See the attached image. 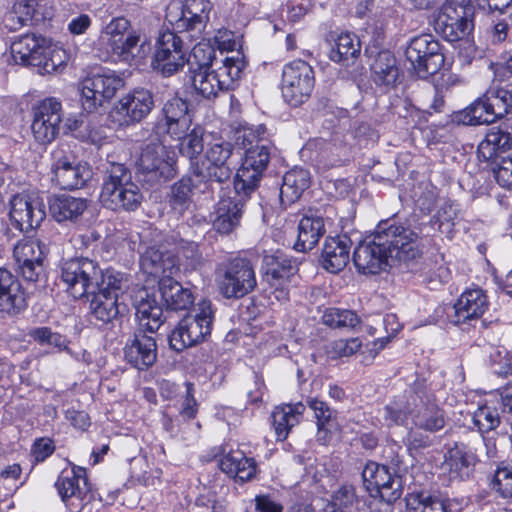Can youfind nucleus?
Here are the masks:
<instances>
[{
  "label": "nucleus",
  "instance_id": "obj_62",
  "mask_svg": "<svg viewBox=\"0 0 512 512\" xmlns=\"http://www.w3.org/2000/svg\"><path fill=\"white\" fill-rule=\"evenodd\" d=\"M458 216L457 205L450 201H445L441 204L434 215V224H438V229L441 232H449L454 221Z\"/></svg>",
  "mask_w": 512,
  "mask_h": 512
},
{
  "label": "nucleus",
  "instance_id": "obj_33",
  "mask_svg": "<svg viewBox=\"0 0 512 512\" xmlns=\"http://www.w3.org/2000/svg\"><path fill=\"white\" fill-rule=\"evenodd\" d=\"M136 316L143 332H156L163 324L162 306L158 304L154 295L146 290L139 291L134 298Z\"/></svg>",
  "mask_w": 512,
  "mask_h": 512
},
{
  "label": "nucleus",
  "instance_id": "obj_23",
  "mask_svg": "<svg viewBox=\"0 0 512 512\" xmlns=\"http://www.w3.org/2000/svg\"><path fill=\"white\" fill-rule=\"evenodd\" d=\"M45 217V206L39 197L21 193L10 201V219L21 232L37 228Z\"/></svg>",
  "mask_w": 512,
  "mask_h": 512
},
{
  "label": "nucleus",
  "instance_id": "obj_57",
  "mask_svg": "<svg viewBox=\"0 0 512 512\" xmlns=\"http://www.w3.org/2000/svg\"><path fill=\"white\" fill-rule=\"evenodd\" d=\"M502 137V130H491L487 133L485 139L480 142L478 146V154L480 157L487 161H493L500 155V142Z\"/></svg>",
  "mask_w": 512,
  "mask_h": 512
},
{
  "label": "nucleus",
  "instance_id": "obj_31",
  "mask_svg": "<svg viewBox=\"0 0 512 512\" xmlns=\"http://www.w3.org/2000/svg\"><path fill=\"white\" fill-rule=\"evenodd\" d=\"M351 246L347 235L326 238L321 254L323 268L331 273L342 271L349 262Z\"/></svg>",
  "mask_w": 512,
  "mask_h": 512
},
{
  "label": "nucleus",
  "instance_id": "obj_12",
  "mask_svg": "<svg viewBox=\"0 0 512 512\" xmlns=\"http://www.w3.org/2000/svg\"><path fill=\"white\" fill-rule=\"evenodd\" d=\"M473 7L466 0H446L434 21V29L449 42L464 39L473 29Z\"/></svg>",
  "mask_w": 512,
  "mask_h": 512
},
{
  "label": "nucleus",
  "instance_id": "obj_50",
  "mask_svg": "<svg viewBox=\"0 0 512 512\" xmlns=\"http://www.w3.org/2000/svg\"><path fill=\"white\" fill-rule=\"evenodd\" d=\"M30 336L40 344H48L58 348L59 350H65L73 358L80 361L88 362L86 351L74 352L67 346V340L64 336L59 333L52 332L48 327H39L31 331Z\"/></svg>",
  "mask_w": 512,
  "mask_h": 512
},
{
  "label": "nucleus",
  "instance_id": "obj_5",
  "mask_svg": "<svg viewBox=\"0 0 512 512\" xmlns=\"http://www.w3.org/2000/svg\"><path fill=\"white\" fill-rule=\"evenodd\" d=\"M244 61L240 57H226L215 62L211 69L191 74L192 85L205 99L218 96L219 92L232 89L241 77Z\"/></svg>",
  "mask_w": 512,
  "mask_h": 512
},
{
  "label": "nucleus",
  "instance_id": "obj_28",
  "mask_svg": "<svg viewBox=\"0 0 512 512\" xmlns=\"http://www.w3.org/2000/svg\"><path fill=\"white\" fill-rule=\"evenodd\" d=\"M195 172L189 165V174L183 176L171 187L170 205L180 214L189 208L194 194H212L214 191V187Z\"/></svg>",
  "mask_w": 512,
  "mask_h": 512
},
{
  "label": "nucleus",
  "instance_id": "obj_51",
  "mask_svg": "<svg viewBox=\"0 0 512 512\" xmlns=\"http://www.w3.org/2000/svg\"><path fill=\"white\" fill-rule=\"evenodd\" d=\"M263 267L267 276L274 280H288L295 272V266L291 259L281 252L265 255Z\"/></svg>",
  "mask_w": 512,
  "mask_h": 512
},
{
  "label": "nucleus",
  "instance_id": "obj_27",
  "mask_svg": "<svg viewBox=\"0 0 512 512\" xmlns=\"http://www.w3.org/2000/svg\"><path fill=\"white\" fill-rule=\"evenodd\" d=\"M154 108V98L150 90L137 88L124 95L115 107L121 124L131 125L142 121Z\"/></svg>",
  "mask_w": 512,
  "mask_h": 512
},
{
  "label": "nucleus",
  "instance_id": "obj_19",
  "mask_svg": "<svg viewBox=\"0 0 512 512\" xmlns=\"http://www.w3.org/2000/svg\"><path fill=\"white\" fill-rule=\"evenodd\" d=\"M124 85L113 73L95 74L86 78L80 88V102L88 113L95 112L105 101L112 99Z\"/></svg>",
  "mask_w": 512,
  "mask_h": 512
},
{
  "label": "nucleus",
  "instance_id": "obj_2",
  "mask_svg": "<svg viewBox=\"0 0 512 512\" xmlns=\"http://www.w3.org/2000/svg\"><path fill=\"white\" fill-rule=\"evenodd\" d=\"M97 45L113 58L130 65L142 63L151 52L150 39L140 30L133 29L130 20L124 16L112 18L101 29Z\"/></svg>",
  "mask_w": 512,
  "mask_h": 512
},
{
  "label": "nucleus",
  "instance_id": "obj_47",
  "mask_svg": "<svg viewBox=\"0 0 512 512\" xmlns=\"http://www.w3.org/2000/svg\"><path fill=\"white\" fill-rule=\"evenodd\" d=\"M215 62L219 61L216 59L213 46L209 43L199 42L190 52L187 50L185 64L188 65L190 74L211 69Z\"/></svg>",
  "mask_w": 512,
  "mask_h": 512
},
{
  "label": "nucleus",
  "instance_id": "obj_10",
  "mask_svg": "<svg viewBox=\"0 0 512 512\" xmlns=\"http://www.w3.org/2000/svg\"><path fill=\"white\" fill-rule=\"evenodd\" d=\"M211 9L208 0H173L167 5L165 19L177 33L189 32L194 37L205 29Z\"/></svg>",
  "mask_w": 512,
  "mask_h": 512
},
{
  "label": "nucleus",
  "instance_id": "obj_43",
  "mask_svg": "<svg viewBox=\"0 0 512 512\" xmlns=\"http://www.w3.org/2000/svg\"><path fill=\"white\" fill-rule=\"evenodd\" d=\"M406 502L409 512H449L448 500L429 491L412 492Z\"/></svg>",
  "mask_w": 512,
  "mask_h": 512
},
{
  "label": "nucleus",
  "instance_id": "obj_52",
  "mask_svg": "<svg viewBox=\"0 0 512 512\" xmlns=\"http://www.w3.org/2000/svg\"><path fill=\"white\" fill-rule=\"evenodd\" d=\"M203 135V129L199 126H196L191 130L189 129L183 138L178 139L180 141V153L182 156L189 159L190 165L194 161H200L199 155L204 150Z\"/></svg>",
  "mask_w": 512,
  "mask_h": 512
},
{
  "label": "nucleus",
  "instance_id": "obj_16",
  "mask_svg": "<svg viewBox=\"0 0 512 512\" xmlns=\"http://www.w3.org/2000/svg\"><path fill=\"white\" fill-rule=\"evenodd\" d=\"M188 47L176 31L166 30L159 34L152 60L153 69L164 77H170L183 69Z\"/></svg>",
  "mask_w": 512,
  "mask_h": 512
},
{
  "label": "nucleus",
  "instance_id": "obj_15",
  "mask_svg": "<svg viewBox=\"0 0 512 512\" xmlns=\"http://www.w3.org/2000/svg\"><path fill=\"white\" fill-rule=\"evenodd\" d=\"M315 86V75L311 65L304 60H293L284 65L281 92L284 100L292 106L307 101Z\"/></svg>",
  "mask_w": 512,
  "mask_h": 512
},
{
  "label": "nucleus",
  "instance_id": "obj_55",
  "mask_svg": "<svg viewBox=\"0 0 512 512\" xmlns=\"http://www.w3.org/2000/svg\"><path fill=\"white\" fill-rule=\"evenodd\" d=\"M323 323L332 328H355L360 319L358 315L347 309L329 308L322 316Z\"/></svg>",
  "mask_w": 512,
  "mask_h": 512
},
{
  "label": "nucleus",
  "instance_id": "obj_34",
  "mask_svg": "<svg viewBox=\"0 0 512 512\" xmlns=\"http://www.w3.org/2000/svg\"><path fill=\"white\" fill-rule=\"evenodd\" d=\"M88 208L85 198L68 194L55 195L49 199V210L52 217L59 223L77 222Z\"/></svg>",
  "mask_w": 512,
  "mask_h": 512
},
{
  "label": "nucleus",
  "instance_id": "obj_60",
  "mask_svg": "<svg viewBox=\"0 0 512 512\" xmlns=\"http://www.w3.org/2000/svg\"><path fill=\"white\" fill-rule=\"evenodd\" d=\"M266 128L263 125L257 127L243 126L236 131V143L241 145L245 150L247 148L259 144L263 141H269L264 138Z\"/></svg>",
  "mask_w": 512,
  "mask_h": 512
},
{
  "label": "nucleus",
  "instance_id": "obj_11",
  "mask_svg": "<svg viewBox=\"0 0 512 512\" xmlns=\"http://www.w3.org/2000/svg\"><path fill=\"white\" fill-rule=\"evenodd\" d=\"M213 310L210 301L198 303L195 315L185 316L169 335L170 347L177 351L197 345L211 332Z\"/></svg>",
  "mask_w": 512,
  "mask_h": 512
},
{
  "label": "nucleus",
  "instance_id": "obj_44",
  "mask_svg": "<svg viewBox=\"0 0 512 512\" xmlns=\"http://www.w3.org/2000/svg\"><path fill=\"white\" fill-rule=\"evenodd\" d=\"M80 481L86 486L85 470L81 467L73 468L71 472H62L59 475L55 487L63 502L67 503L71 498L82 499L83 492Z\"/></svg>",
  "mask_w": 512,
  "mask_h": 512
},
{
  "label": "nucleus",
  "instance_id": "obj_22",
  "mask_svg": "<svg viewBox=\"0 0 512 512\" xmlns=\"http://www.w3.org/2000/svg\"><path fill=\"white\" fill-rule=\"evenodd\" d=\"M47 247L38 239H22L13 249V257L22 277L29 282L38 281L44 272Z\"/></svg>",
  "mask_w": 512,
  "mask_h": 512
},
{
  "label": "nucleus",
  "instance_id": "obj_3",
  "mask_svg": "<svg viewBox=\"0 0 512 512\" xmlns=\"http://www.w3.org/2000/svg\"><path fill=\"white\" fill-rule=\"evenodd\" d=\"M11 54L15 63L36 67L41 75L62 71L69 59L64 48L33 33L14 41Z\"/></svg>",
  "mask_w": 512,
  "mask_h": 512
},
{
  "label": "nucleus",
  "instance_id": "obj_38",
  "mask_svg": "<svg viewBox=\"0 0 512 512\" xmlns=\"http://www.w3.org/2000/svg\"><path fill=\"white\" fill-rule=\"evenodd\" d=\"M141 270L156 278L169 277L176 270V260L171 255H166L155 247H149L141 255Z\"/></svg>",
  "mask_w": 512,
  "mask_h": 512
},
{
  "label": "nucleus",
  "instance_id": "obj_24",
  "mask_svg": "<svg viewBox=\"0 0 512 512\" xmlns=\"http://www.w3.org/2000/svg\"><path fill=\"white\" fill-rule=\"evenodd\" d=\"M192 125V113L187 100L172 96L168 98L161 109L159 126L173 139L185 136Z\"/></svg>",
  "mask_w": 512,
  "mask_h": 512
},
{
  "label": "nucleus",
  "instance_id": "obj_39",
  "mask_svg": "<svg viewBox=\"0 0 512 512\" xmlns=\"http://www.w3.org/2000/svg\"><path fill=\"white\" fill-rule=\"evenodd\" d=\"M310 186V173L304 168H294L283 176L280 188V200L284 205L296 202Z\"/></svg>",
  "mask_w": 512,
  "mask_h": 512
},
{
  "label": "nucleus",
  "instance_id": "obj_56",
  "mask_svg": "<svg viewBox=\"0 0 512 512\" xmlns=\"http://www.w3.org/2000/svg\"><path fill=\"white\" fill-rule=\"evenodd\" d=\"M496 111V115L502 118L512 107V92L501 86L493 85L484 94Z\"/></svg>",
  "mask_w": 512,
  "mask_h": 512
},
{
  "label": "nucleus",
  "instance_id": "obj_58",
  "mask_svg": "<svg viewBox=\"0 0 512 512\" xmlns=\"http://www.w3.org/2000/svg\"><path fill=\"white\" fill-rule=\"evenodd\" d=\"M492 171L497 183L507 189H512V157H497L491 161Z\"/></svg>",
  "mask_w": 512,
  "mask_h": 512
},
{
  "label": "nucleus",
  "instance_id": "obj_46",
  "mask_svg": "<svg viewBox=\"0 0 512 512\" xmlns=\"http://www.w3.org/2000/svg\"><path fill=\"white\" fill-rule=\"evenodd\" d=\"M411 409L412 404L410 403L409 392L407 396L398 398L380 409L378 417L388 427L402 425L406 422L408 416L411 417Z\"/></svg>",
  "mask_w": 512,
  "mask_h": 512
},
{
  "label": "nucleus",
  "instance_id": "obj_40",
  "mask_svg": "<svg viewBox=\"0 0 512 512\" xmlns=\"http://www.w3.org/2000/svg\"><path fill=\"white\" fill-rule=\"evenodd\" d=\"M325 233L324 221L319 216H304L298 225V238L294 248L306 252L315 247Z\"/></svg>",
  "mask_w": 512,
  "mask_h": 512
},
{
  "label": "nucleus",
  "instance_id": "obj_8",
  "mask_svg": "<svg viewBox=\"0 0 512 512\" xmlns=\"http://www.w3.org/2000/svg\"><path fill=\"white\" fill-rule=\"evenodd\" d=\"M98 277H100L98 263L86 257L70 258L60 265V281L65 286L66 292L75 299L95 293Z\"/></svg>",
  "mask_w": 512,
  "mask_h": 512
},
{
  "label": "nucleus",
  "instance_id": "obj_45",
  "mask_svg": "<svg viewBox=\"0 0 512 512\" xmlns=\"http://www.w3.org/2000/svg\"><path fill=\"white\" fill-rule=\"evenodd\" d=\"M26 307V296L17 279L5 290L0 291V313L15 316L24 311Z\"/></svg>",
  "mask_w": 512,
  "mask_h": 512
},
{
  "label": "nucleus",
  "instance_id": "obj_41",
  "mask_svg": "<svg viewBox=\"0 0 512 512\" xmlns=\"http://www.w3.org/2000/svg\"><path fill=\"white\" fill-rule=\"evenodd\" d=\"M89 295H93L90 302V313L102 324L111 323L122 313L118 298L115 295L105 294L104 292H95Z\"/></svg>",
  "mask_w": 512,
  "mask_h": 512
},
{
  "label": "nucleus",
  "instance_id": "obj_48",
  "mask_svg": "<svg viewBox=\"0 0 512 512\" xmlns=\"http://www.w3.org/2000/svg\"><path fill=\"white\" fill-rule=\"evenodd\" d=\"M360 41L350 33H341L335 40V45L330 52V58L334 62H342L349 65L360 54Z\"/></svg>",
  "mask_w": 512,
  "mask_h": 512
},
{
  "label": "nucleus",
  "instance_id": "obj_53",
  "mask_svg": "<svg viewBox=\"0 0 512 512\" xmlns=\"http://www.w3.org/2000/svg\"><path fill=\"white\" fill-rule=\"evenodd\" d=\"M467 116H469L468 123L470 125H488L496 122L499 118L493 105L487 101L485 95L479 97L467 109Z\"/></svg>",
  "mask_w": 512,
  "mask_h": 512
},
{
  "label": "nucleus",
  "instance_id": "obj_49",
  "mask_svg": "<svg viewBox=\"0 0 512 512\" xmlns=\"http://www.w3.org/2000/svg\"><path fill=\"white\" fill-rule=\"evenodd\" d=\"M477 461L476 456L467 451L464 444L455 443V445L449 449L445 463L450 468L451 472L461 478L468 476V468L473 466Z\"/></svg>",
  "mask_w": 512,
  "mask_h": 512
},
{
  "label": "nucleus",
  "instance_id": "obj_1",
  "mask_svg": "<svg viewBox=\"0 0 512 512\" xmlns=\"http://www.w3.org/2000/svg\"><path fill=\"white\" fill-rule=\"evenodd\" d=\"M418 235L410 228L396 225L390 220L378 224L371 238L355 248L353 262L359 273L378 274L400 264L408 265L420 257Z\"/></svg>",
  "mask_w": 512,
  "mask_h": 512
},
{
  "label": "nucleus",
  "instance_id": "obj_21",
  "mask_svg": "<svg viewBox=\"0 0 512 512\" xmlns=\"http://www.w3.org/2000/svg\"><path fill=\"white\" fill-rule=\"evenodd\" d=\"M62 120V105L56 98L42 100L34 109L31 129L40 144L51 143L59 134Z\"/></svg>",
  "mask_w": 512,
  "mask_h": 512
},
{
  "label": "nucleus",
  "instance_id": "obj_6",
  "mask_svg": "<svg viewBox=\"0 0 512 512\" xmlns=\"http://www.w3.org/2000/svg\"><path fill=\"white\" fill-rule=\"evenodd\" d=\"M216 283L224 298H242L257 286L254 265L247 258H232L217 268Z\"/></svg>",
  "mask_w": 512,
  "mask_h": 512
},
{
  "label": "nucleus",
  "instance_id": "obj_17",
  "mask_svg": "<svg viewBox=\"0 0 512 512\" xmlns=\"http://www.w3.org/2000/svg\"><path fill=\"white\" fill-rule=\"evenodd\" d=\"M175 154L161 142H150L141 151L138 171L147 182L167 181L176 175Z\"/></svg>",
  "mask_w": 512,
  "mask_h": 512
},
{
  "label": "nucleus",
  "instance_id": "obj_61",
  "mask_svg": "<svg viewBox=\"0 0 512 512\" xmlns=\"http://www.w3.org/2000/svg\"><path fill=\"white\" fill-rule=\"evenodd\" d=\"M307 404L314 412L318 434L323 433L325 437L329 431L330 422L332 421V410L325 402L315 398L309 399Z\"/></svg>",
  "mask_w": 512,
  "mask_h": 512
},
{
  "label": "nucleus",
  "instance_id": "obj_29",
  "mask_svg": "<svg viewBox=\"0 0 512 512\" xmlns=\"http://www.w3.org/2000/svg\"><path fill=\"white\" fill-rule=\"evenodd\" d=\"M234 192V197H223L216 205L213 227L220 234H229L240 224L244 201L249 196L239 194L235 190Z\"/></svg>",
  "mask_w": 512,
  "mask_h": 512
},
{
  "label": "nucleus",
  "instance_id": "obj_9",
  "mask_svg": "<svg viewBox=\"0 0 512 512\" xmlns=\"http://www.w3.org/2000/svg\"><path fill=\"white\" fill-rule=\"evenodd\" d=\"M275 151L276 148L271 141L260 142L245 150L241 167L234 181V189L237 193L250 196L257 189Z\"/></svg>",
  "mask_w": 512,
  "mask_h": 512
},
{
  "label": "nucleus",
  "instance_id": "obj_26",
  "mask_svg": "<svg viewBox=\"0 0 512 512\" xmlns=\"http://www.w3.org/2000/svg\"><path fill=\"white\" fill-rule=\"evenodd\" d=\"M362 477L371 495L388 500H397L401 496L400 480L384 465L375 462L367 463L362 471Z\"/></svg>",
  "mask_w": 512,
  "mask_h": 512
},
{
  "label": "nucleus",
  "instance_id": "obj_14",
  "mask_svg": "<svg viewBox=\"0 0 512 512\" xmlns=\"http://www.w3.org/2000/svg\"><path fill=\"white\" fill-rule=\"evenodd\" d=\"M406 60L420 78L436 74L444 64L440 42L432 34L413 37L405 50Z\"/></svg>",
  "mask_w": 512,
  "mask_h": 512
},
{
  "label": "nucleus",
  "instance_id": "obj_35",
  "mask_svg": "<svg viewBox=\"0 0 512 512\" xmlns=\"http://www.w3.org/2000/svg\"><path fill=\"white\" fill-rule=\"evenodd\" d=\"M304 411L305 405L301 402L282 404L274 408L271 418L278 441H284L288 437L291 429L300 423Z\"/></svg>",
  "mask_w": 512,
  "mask_h": 512
},
{
  "label": "nucleus",
  "instance_id": "obj_7",
  "mask_svg": "<svg viewBox=\"0 0 512 512\" xmlns=\"http://www.w3.org/2000/svg\"><path fill=\"white\" fill-rule=\"evenodd\" d=\"M233 144L222 139H215L207 144L205 159L194 161L190 166L212 187L230 180L234 165L231 160Z\"/></svg>",
  "mask_w": 512,
  "mask_h": 512
},
{
  "label": "nucleus",
  "instance_id": "obj_18",
  "mask_svg": "<svg viewBox=\"0 0 512 512\" xmlns=\"http://www.w3.org/2000/svg\"><path fill=\"white\" fill-rule=\"evenodd\" d=\"M52 180L64 190L80 189L92 177V170L87 163L77 161L72 155H67L62 149L52 152Z\"/></svg>",
  "mask_w": 512,
  "mask_h": 512
},
{
  "label": "nucleus",
  "instance_id": "obj_25",
  "mask_svg": "<svg viewBox=\"0 0 512 512\" xmlns=\"http://www.w3.org/2000/svg\"><path fill=\"white\" fill-rule=\"evenodd\" d=\"M500 410L512 415V384L504 389L499 398L487 399L473 413V423L481 435L500 425Z\"/></svg>",
  "mask_w": 512,
  "mask_h": 512
},
{
  "label": "nucleus",
  "instance_id": "obj_20",
  "mask_svg": "<svg viewBox=\"0 0 512 512\" xmlns=\"http://www.w3.org/2000/svg\"><path fill=\"white\" fill-rule=\"evenodd\" d=\"M53 9L48 0H18L4 16V25L10 31L23 26H36L50 20Z\"/></svg>",
  "mask_w": 512,
  "mask_h": 512
},
{
  "label": "nucleus",
  "instance_id": "obj_4",
  "mask_svg": "<svg viewBox=\"0 0 512 512\" xmlns=\"http://www.w3.org/2000/svg\"><path fill=\"white\" fill-rule=\"evenodd\" d=\"M143 200V195L132 175L124 164L112 163L104 178L100 201L111 210H136Z\"/></svg>",
  "mask_w": 512,
  "mask_h": 512
},
{
  "label": "nucleus",
  "instance_id": "obj_13",
  "mask_svg": "<svg viewBox=\"0 0 512 512\" xmlns=\"http://www.w3.org/2000/svg\"><path fill=\"white\" fill-rule=\"evenodd\" d=\"M410 403L411 420L416 429L435 433L445 427L446 413L431 389L417 384L410 391Z\"/></svg>",
  "mask_w": 512,
  "mask_h": 512
},
{
  "label": "nucleus",
  "instance_id": "obj_32",
  "mask_svg": "<svg viewBox=\"0 0 512 512\" xmlns=\"http://www.w3.org/2000/svg\"><path fill=\"white\" fill-rule=\"evenodd\" d=\"M488 306L487 297L480 288L464 291L454 304L456 324L478 320Z\"/></svg>",
  "mask_w": 512,
  "mask_h": 512
},
{
  "label": "nucleus",
  "instance_id": "obj_30",
  "mask_svg": "<svg viewBox=\"0 0 512 512\" xmlns=\"http://www.w3.org/2000/svg\"><path fill=\"white\" fill-rule=\"evenodd\" d=\"M124 356L128 363L138 370H146L157 359V344L152 336H147L141 330L134 335L124 348Z\"/></svg>",
  "mask_w": 512,
  "mask_h": 512
},
{
  "label": "nucleus",
  "instance_id": "obj_54",
  "mask_svg": "<svg viewBox=\"0 0 512 512\" xmlns=\"http://www.w3.org/2000/svg\"><path fill=\"white\" fill-rule=\"evenodd\" d=\"M98 286L96 292L115 295L117 298L126 287L127 278L119 271L113 269H100V277L97 279Z\"/></svg>",
  "mask_w": 512,
  "mask_h": 512
},
{
  "label": "nucleus",
  "instance_id": "obj_37",
  "mask_svg": "<svg viewBox=\"0 0 512 512\" xmlns=\"http://www.w3.org/2000/svg\"><path fill=\"white\" fill-rule=\"evenodd\" d=\"M219 466L224 473L240 482L251 480L257 470L255 460L246 457L240 450L231 451L223 456L219 462Z\"/></svg>",
  "mask_w": 512,
  "mask_h": 512
},
{
  "label": "nucleus",
  "instance_id": "obj_42",
  "mask_svg": "<svg viewBox=\"0 0 512 512\" xmlns=\"http://www.w3.org/2000/svg\"><path fill=\"white\" fill-rule=\"evenodd\" d=\"M372 78L377 85H392L398 77V68L394 55L388 51H380L370 64Z\"/></svg>",
  "mask_w": 512,
  "mask_h": 512
},
{
  "label": "nucleus",
  "instance_id": "obj_59",
  "mask_svg": "<svg viewBox=\"0 0 512 512\" xmlns=\"http://www.w3.org/2000/svg\"><path fill=\"white\" fill-rule=\"evenodd\" d=\"M177 254L179 259L185 260L186 267L191 270L199 268L204 262L198 244L195 242L181 241L177 247Z\"/></svg>",
  "mask_w": 512,
  "mask_h": 512
},
{
  "label": "nucleus",
  "instance_id": "obj_64",
  "mask_svg": "<svg viewBox=\"0 0 512 512\" xmlns=\"http://www.w3.org/2000/svg\"><path fill=\"white\" fill-rule=\"evenodd\" d=\"M491 368L499 376L506 377L512 373V354L505 348H498L490 356Z\"/></svg>",
  "mask_w": 512,
  "mask_h": 512
},
{
  "label": "nucleus",
  "instance_id": "obj_36",
  "mask_svg": "<svg viewBox=\"0 0 512 512\" xmlns=\"http://www.w3.org/2000/svg\"><path fill=\"white\" fill-rule=\"evenodd\" d=\"M159 292L167 309L186 310L194 303L192 292L175 281L171 275L159 280Z\"/></svg>",
  "mask_w": 512,
  "mask_h": 512
},
{
  "label": "nucleus",
  "instance_id": "obj_63",
  "mask_svg": "<svg viewBox=\"0 0 512 512\" xmlns=\"http://www.w3.org/2000/svg\"><path fill=\"white\" fill-rule=\"evenodd\" d=\"M492 489L503 498H512V466L498 467L492 480Z\"/></svg>",
  "mask_w": 512,
  "mask_h": 512
}]
</instances>
